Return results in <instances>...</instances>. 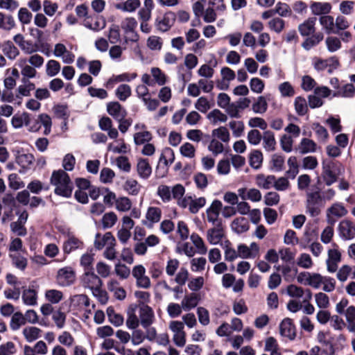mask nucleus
I'll list each match as a JSON object with an SVG mask.
<instances>
[{
    "instance_id": "dca6fc26",
    "label": "nucleus",
    "mask_w": 355,
    "mask_h": 355,
    "mask_svg": "<svg viewBox=\"0 0 355 355\" xmlns=\"http://www.w3.org/2000/svg\"><path fill=\"white\" fill-rule=\"evenodd\" d=\"M28 214L27 211H24L20 214L17 221L10 223V230L16 235L24 236L26 235L27 230L25 224L27 221Z\"/></svg>"
},
{
    "instance_id": "3c124183",
    "label": "nucleus",
    "mask_w": 355,
    "mask_h": 355,
    "mask_svg": "<svg viewBox=\"0 0 355 355\" xmlns=\"http://www.w3.org/2000/svg\"><path fill=\"white\" fill-rule=\"evenodd\" d=\"M10 257L12 265L20 270H24L27 266L28 261L26 258L18 253H10Z\"/></svg>"
},
{
    "instance_id": "a211bd4d",
    "label": "nucleus",
    "mask_w": 355,
    "mask_h": 355,
    "mask_svg": "<svg viewBox=\"0 0 355 355\" xmlns=\"http://www.w3.org/2000/svg\"><path fill=\"white\" fill-rule=\"evenodd\" d=\"M155 315L153 309L146 304L139 306V321L144 328L149 327L154 322Z\"/></svg>"
},
{
    "instance_id": "6ab92c4d",
    "label": "nucleus",
    "mask_w": 355,
    "mask_h": 355,
    "mask_svg": "<svg viewBox=\"0 0 355 355\" xmlns=\"http://www.w3.org/2000/svg\"><path fill=\"white\" fill-rule=\"evenodd\" d=\"M53 55L56 58H61L65 64H71L75 59L74 54L67 50L66 46L62 43H58L55 45Z\"/></svg>"
},
{
    "instance_id": "1a4fd4ad",
    "label": "nucleus",
    "mask_w": 355,
    "mask_h": 355,
    "mask_svg": "<svg viewBox=\"0 0 355 355\" xmlns=\"http://www.w3.org/2000/svg\"><path fill=\"white\" fill-rule=\"evenodd\" d=\"M80 282L84 288L90 289L92 292H98V288L102 286L101 279L92 270L85 271L81 276Z\"/></svg>"
},
{
    "instance_id": "393cba45",
    "label": "nucleus",
    "mask_w": 355,
    "mask_h": 355,
    "mask_svg": "<svg viewBox=\"0 0 355 355\" xmlns=\"http://www.w3.org/2000/svg\"><path fill=\"white\" fill-rule=\"evenodd\" d=\"M83 242L76 238L73 234H68L67 239L63 243V251L64 253L69 254L72 251L83 248Z\"/></svg>"
},
{
    "instance_id": "a19ab883",
    "label": "nucleus",
    "mask_w": 355,
    "mask_h": 355,
    "mask_svg": "<svg viewBox=\"0 0 355 355\" xmlns=\"http://www.w3.org/2000/svg\"><path fill=\"white\" fill-rule=\"evenodd\" d=\"M275 183L274 175H265L263 174H259L256 177L257 185L264 189H269Z\"/></svg>"
},
{
    "instance_id": "13d9d810",
    "label": "nucleus",
    "mask_w": 355,
    "mask_h": 355,
    "mask_svg": "<svg viewBox=\"0 0 355 355\" xmlns=\"http://www.w3.org/2000/svg\"><path fill=\"white\" fill-rule=\"evenodd\" d=\"M132 89L130 85L126 84L120 85L115 91L116 96L122 101H125L131 96Z\"/></svg>"
},
{
    "instance_id": "c85d7f7f",
    "label": "nucleus",
    "mask_w": 355,
    "mask_h": 355,
    "mask_svg": "<svg viewBox=\"0 0 355 355\" xmlns=\"http://www.w3.org/2000/svg\"><path fill=\"white\" fill-rule=\"evenodd\" d=\"M35 157L31 153L19 152L16 155V162L24 170H29L33 165Z\"/></svg>"
},
{
    "instance_id": "4d7b16f0",
    "label": "nucleus",
    "mask_w": 355,
    "mask_h": 355,
    "mask_svg": "<svg viewBox=\"0 0 355 355\" xmlns=\"http://www.w3.org/2000/svg\"><path fill=\"white\" fill-rule=\"evenodd\" d=\"M15 26V21L12 16L5 15L0 12V28L10 31Z\"/></svg>"
},
{
    "instance_id": "052dcab7",
    "label": "nucleus",
    "mask_w": 355,
    "mask_h": 355,
    "mask_svg": "<svg viewBox=\"0 0 355 355\" xmlns=\"http://www.w3.org/2000/svg\"><path fill=\"white\" fill-rule=\"evenodd\" d=\"M117 219L116 214L112 211L105 214L101 219L103 227L104 229L112 227L116 224Z\"/></svg>"
},
{
    "instance_id": "e433bc0d",
    "label": "nucleus",
    "mask_w": 355,
    "mask_h": 355,
    "mask_svg": "<svg viewBox=\"0 0 355 355\" xmlns=\"http://www.w3.org/2000/svg\"><path fill=\"white\" fill-rule=\"evenodd\" d=\"M262 139L263 147L266 151L272 152L275 150L277 142L275 135L270 130L265 131L263 132Z\"/></svg>"
},
{
    "instance_id": "2eb2a0df",
    "label": "nucleus",
    "mask_w": 355,
    "mask_h": 355,
    "mask_svg": "<svg viewBox=\"0 0 355 355\" xmlns=\"http://www.w3.org/2000/svg\"><path fill=\"white\" fill-rule=\"evenodd\" d=\"M286 293L291 297L300 298L303 297V303L310 301L312 298V292L309 289L304 290L302 288L295 284H290L286 287Z\"/></svg>"
},
{
    "instance_id": "f8f14e48",
    "label": "nucleus",
    "mask_w": 355,
    "mask_h": 355,
    "mask_svg": "<svg viewBox=\"0 0 355 355\" xmlns=\"http://www.w3.org/2000/svg\"><path fill=\"white\" fill-rule=\"evenodd\" d=\"M225 236V230L223 224L214 225V227L208 229L206 233V239L211 245H221Z\"/></svg>"
},
{
    "instance_id": "f257e3e1",
    "label": "nucleus",
    "mask_w": 355,
    "mask_h": 355,
    "mask_svg": "<svg viewBox=\"0 0 355 355\" xmlns=\"http://www.w3.org/2000/svg\"><path fill=\"white\" fill-rule=\"evenodd\" d=\"M51 182L55 187V193L59 196L68 198L73 191V184L69 175L62 170L53 172Z\"/></svg>"
},
{
    "instance_id": "473e14b6",
    "label": "nucleus",
    "mask_w": 355,
    "mask_h": 355,
    "mask_svg": "<svg viewBox=\"0 0 355 355\" xmlns=\"http://www.w3.org/2000/svg\"><path fill=\"white\" fill-rule=\"evenodd\" d=\"M21 83L16 90V97L18 98L29 96L31 91L35 89V84L29 80L21 79Z\"/></svg>"
},
{
    "instance_id": "864d4df0",
    "label": "nucleus",
    "mask_w": 355,
    "mask_h": 355,
    "mask_svg": "<svg viewBox=\"0 0 355 355\" xmlns=\"http://www.w3.org/2000/svg\"><path fill=\"white\" fill-rule=\"evenodd\" d=\"M294 107L296 113L300 116H304L308 112V105L306 101L302 96H297L295 98Z\"/></svg>"
},
{
    "instance_id": "603ef678",
    "label": "nucleus",
    "mask_w": 355,
    "mask_h": 355,
    "mask_svg": "<svg viewBox=\"0 0 355 355\" xmlns=\"http://www.w3.org/2000/svg\"><path fill=\"white\" fill-rule=\"evenodd\" d=\"M22 333L26 340L31 343L40 337L41 329L36 327H27L23 329Z\"/></svg>"
},
{
    "instance_id": "58836bf2",
    "label": "nucleus",
    "mask_w": 355,
    "mask_h": 355,
    "mask_svg": "<svg viewBox=\"0 0 355 355\" xmlns=\"http://www.w3.org/2000/svg\"><path fill=\"white\" fill-rule=\"evenodd\" d=\"M21 298L24 304L27 306H35L37 304V293L33 288H24Z\"/></svg>"
},
{
    "instance_id": "a18cd8bd",
    "label": "nucleus",
    "mask_w": 355,
    "mask_h": 355,
    "mask_svg": "<svg viewBox=\"0 0 355 355\" xmlns=\"http://www.w3.org/2000/svg\"><path fill=\"white\" fill-rule=\"evenodd\" d=\"M207 119L213 125L218 123H225L227 121V116L218 109H214L207 115Z\"/></svg>"
},
{
    "instance_id": "b1692460",
    "label": "nucleus",
    "mask_w": 355,
    "mask_h": 355,
    "mask_svg": "<svg viewBox=\"0 0 355 355\" xmlns=\"http://www.w3.org/2000/svg\"><path fill=\"white\" fill-rule=\"evenodd\" d=\"M238 195L243 200H249L252 202H259L262 196L260 191L254 188H240L238 189Z\"/></svg>"
},
{
    "instance_id": "e2e57ef3",
    "label": "nucleus",
    "mask_w": 355,
    "mask_h": 355,
    "mask_svg": "<svg viewBox=\"0 0 355 355\" xmlns=\"http://www.w3.org/2000/svg\"><path fill=\"white\" fill-rule=\"evenodd\" d=\"M229 127L232 132L234 137H240L244 132L245 125L241 121H231L229 123Z\"/></svg>"
},
{
    "instance_id": "f3484780",
    "label": "nucleus",
    "mask_w": 355,
    "mask_h": 355,
    "mask_svg": "<svg viewBox=\"0 0 355 355\" xmlns=\"http://www.w3.org/2000/svg\"><path fill=\"white\" fill-rule=\"evenodd\" d=\"M340 237L345 240H351L355 237V223L349 220H343L338 225Z\"/></svg>"
},
{
    "instance_id": "bb28decb",
    "label": "nucleus",
    "mask_w": 355,
    "mask_h": 355,
    "mask_svg": "<svg viewBox=\"0 0 355 355\" xmlns=\"http://www.w3.org/2000/svg\"><path fill=\"white\" fill-rule=\"evenodd\" d=\"M230 228L234 232L240 234L248 231L250 224L246 218L239 216L232 221Z\"/></svg>"
},
{
    "instance_id": "338daca9",
    "label": "nucleus",
    "mask_w": 355,
    "mask_h": 355,
    "mask_svg": "<svg viewBox=\"0 0 355 355\" xmlns=\"http://www.w3.org/2000/svg\"><path fill=\"white\" fill-rule=\"evenodd\" d=\"M116 209L121 212H126L131 209L132 202L128 197H120L116 200Z\"/></svg>"
},
{
    "instance_id": "9b49d317",
    "label": "nucleus",
    "mask_w": 355,
    "mask_h": 355,
    "mask_svg": "<svg viewBox=\"0 0 355 355\" xmlns=\"http://www.w3.org/2000/svg\"><path fill=\"white\" fill-rule=\"evenodd\" d=\"M332 248L328 250V258L326 261L327 271L334 273L337 271L338 263L341 261V253L339 251L338 246L333 243Z\"/></svg>"
},
{
    "instance_id": "7ed1b4c3",
    "label": "nucleus",
    "mask_w": 355,
    "mask_h": 355,
    "mask_svg": "<svg viewBox=\"0 0 355 355\" xmlns=\"http://www.w3.org/2000/svg\"><path fill=\"white\" fill-rule=\"evenodd\" d=\"M343 171V167L341 164L336 163H329L322 167V178L325 184L328 187L336 182L338 177Z\"/></svg>"
},
{
    "instance_id": "412c9836",
    "label": "nucleus",
    "mask_w": 355,
    "mask_h": 355,
    "mask_svg": "<svg viewBox=\"0 0 355 355\" xmlns=\"http://www.w3.org/2000/svg\"><path fill=\"white\" fill-rule=\"evenodd\" d=\"M116 243V239L112 234L110 232L105 233L104 234H96L94 242V245L96 249L100 250L104 247L111 245Z\"/></svg>"
},
{
    "instance_id": "f704fd0d",
    "label": "nucleus",
    "mask_w": 355,
    "mask_h": 355,
    "mask_svg": "<svg viewBox=\"0 0 355 355\" xmlns=\"http://www.w3.org/2000/svg\"><path fill=\"white\" fill-rule=\"evenodd\" d=\"M310 9L315 15H327L331 12V5L328 2H313Z\"/></svg>"
},
{
    "instance_id": "c756f323",
    "label": "nucleus",
    "mask_w": 355,
    "mask_h": 355,
    "mask_svg": "<svg viewBox=\"0 0 355 355\" xmlns=\"http://www.w3.org/2000/svg\"><path fill=\"white\" fill-rule=\"evenodd\" d=\"M355 96V87L352 83H345L333 92V97L352 98Z\"/></svg>"
},
{
    "instance_id": "aec40b11",
    "label": "nucleus",
    "mask_w": 355,
    "mask_h": 355,
    "mask_svg": "<svg viewBox=\"0 0 355 355\" xmlns=\"http://www.w3.org/2000/svg\"><path fill=\"white\" fill-rule=\"evenodd\" d=\"M142 84L138 85L135 88L137 96L143 100L150 96L148 86H153V80L148 73H144L141 76Z\"/></svg>"
},
{
    "instance_id": "a878e982",
    "label": "nucleus",
    "mask_w": 355,
    "mask_h": 355,
    "mask_svg": "<svg viewBox=\"0 0 355 355\" xmlns=\"http://www.w3.org/2000/svg\"><path fill=\"white\" fill-rule=\"evenodd\" d=\"M1 48L3 55L10 60H16L20 54L19 49L10 40L3 42Z\"/></svg>"
},
{
    "instance_id": "7c9ffc66",
    "label": "nucleus",
    "mask_w": 355,
    "mask_h": 355,
    "mask_svg": "<svg viewBox=\"0 0 355 355\" xmlns=\"http://www.w3.org/2000/svg\"><path fill=\"white\" fill-rule=\"evenodd\" d=\"M107 112L117 121L124 119L126 112L118 102H111L107 105Z\"/></svg>"
},
{
    "instance_id": "4be33fe9",
    "label": "nucleus",
    "mask_w": 355,
    "mask_h": 355,
    "mask_svg": "<svg viewBox=\"0 0 355 355\" xmlns=\"http://www.w3.org/2000/svg\"><path fill=\"white\" fill-rule=\"evenodd\" d=\"M83 25L92 31H98L103 29L106 26L105 20L99 16H89L85 18Z\"/></svg>"
},
{
    "instance_id": "2f4dec72",
    "label": "nucleus",
    "mask_w": 355,
    "mask_h": 355,
    "mask_svg": "<svg viewBox=\"0 0 355 355\" xmlns=\"http://www.w3.org/2000/svg\"><path fill=\"white\" fill-rule=\"evenodd\" d=\"M147 222L145 223L146 225L151 226L152 225L158 223L162 217V210L157 207H149L145 215Z\"/></svg>"
},
{
    "instance_id": "9d476101",
    "label": "nucleus",
    "mask_w": 355,
    "mask_h": 355,
    "mask_svg": "<svg viewBox=\"0 0 355 355\" xmlns=\"http://www.w3.org/2000/svg\"><path fill=\"white\" fill-rule=\"evenodd\" d=\"M348 213L347 208L341 202H334L326 210V218L329 223L334 224L336 218L345 216Z\"/></svg>"
},
{
    "instance_id": "8fccbe9b",
    "label": "nucleus",
    "mask_w": 355,
    "mask_h": 355,
    "mask_svg": "<svg viewBox=\"0 0 355 355\" xmlns=\"http://www.w3.org/2000/svg\"><path fill=\"white\" fill-rule=\"evenodd\" d=\"M141 5L139 0H126L123 3L116 6L117 9L123 12H132L135 11Z\"/></svg>"
},
{
    "instance_id": "4c0bfd02",
    "label": "nucleus",
    "mask_w": 355,
    "mask_h": 355,
    "mask_svg": "<svg viewBox=\"0 0 355 355\" xmlns=\"http://www.w3.org/2000/svg\"><path fill=\"white\" fill-rule=\"evenodd\" d=\"M150 76L153 78H151L153 80V85L154 83H156L159 86H164L167 83V76L158 67H152L150 69Z\"/></svg>"
},
{
    "instance_id": "ea45409f",
    "label": "nucleus",
    "mask_w": 355,
    "mask_h": 355,
    "mask_svg": "<svg viewBox=\"0 0 355 355\" xmlns=\"http://www.w3.org/2000/svg\"><path fill=\"white\" fill-rule=\"evenodd\" d=\"M299 152L301 154L315 153L317 150L316 143L308 138H303L298 146Z\"/></svg>"
},
{
    "instance_id": "72a5a7b5",
    "label": "nucleus",
    "mask_w": 355,
    "mask_h": 355,
    "mask_svg": "<svg viewBox=\"0 0 355 355\" xmlns=\"http://www.w3.org/2000/svg\"><path fill=\"white\" fill-rule=\"evenodd\" d=\"M137 171L141 178L148 179L152 173V168L148 161L143 158L139 159L137 164Z\"/></svg>"
},
{
    "instance_id": "79ce46f5",
    "label": "nucleus",
    "mask_w": 355,
    "mask_h": 355,
    "mask_svg": "<svg viewBox=\"0 0 355 355\" xmlns=\"http://www.w3.org/2000/svg\"><path fill=\"white\" fill-rule=\"evenodd\" d=\"M224 250V257L227 261H233L239 257L238 250L232 247V244L229 240H226L221 243Z\"/></svg>"
},
{
    "instance_id": "09e8293b",
    "label": "nucleus",
    "mask_w": 355,
    "mask_h": 355,
    "mask_svg": "<svg viewBox=\"0 0 355 355\" xmlns=\"http://www.w3.org/2000/svg\"><path fill=\"white\" fill-rule=\"evenodd\" d=\"M325 45L329 53H334L342 47L341 40L336 36H328L325 39Z\"/></svg>"
},
{
    "instance_id": "c9c22d12",
    "label": "nucleus",
    "mask_w": 355,
    "mask_h": 355,
    "mask_svg": "<svg viewBox=\"0 0 355 355\" xmlns=\"http://www.w3.org/2000/svg\"><path fill=\"white\" fill-rule=\"evenodd\" d=\"M316 19L314 17L309 18L303 23L299 25L298 31L302 36H310L315 33V25Z\"/></svg>"
},
{
    "instance_id": "0eeeda50",
    "label": "nucleus",
    "mask_w": 355,
    "mask_h": 355,
    "mask_svg": "<svg viewBox=\"0 0 355 355\" xmlns=\"http://www.w3.org/2000/svg\"><path fill=\"white\" fill-rule=\"evenodd\" d=\"M169 329L173 332V340L178 347H183L186 343V333L184 331V323L173 320L168 324Z\"/></svg>"
},
{
    "instance_id": "de8ad7c7",
    "label": "nucleus",
    "mask_w": 355,
    "mask_h": 355,
    "mask_svg": "<svg viewBox=\"0 0 355 355\" xmlns=\"http://www.w3.org/2000/svg\"><path fill=\"white\" fill-rule=\"evenodd\" d=\"M109 322L115 327H120L123 324V317L115 312L112 306L107 307L106 310Z\"/></svg>"
},
{
    "instance_id": "423d86ee",
    "label": "nucleus",
    "mask_w": 355,
    "mask_h": 355,
    "mask_svg": "<svg viewBox=\"0 0 355 355\" xmlns=\"http://www.w3.org/2000/svg\"><path fill=\"white\" fill-rule=\"evenodd\" d=\"M322 202L323 200L318 191L307 193L306 202V213L312 217L318 216L320 213Z\"/></svg>"
},
{
    "instance_id": "6e6d98bb",
    "label": "nucleus",
    "mask_w": 355,
    "mask_h": 355,
    "mask_svg": "<svg viewBox=\"0 0 355 355\" xmlns=\"http://www.w3.org/2000/svg\"><path fill=\"white\" fill-rule=\"evenodd\" d=\"M44 296L46 300L51 304H58L62 300L63 293L56 289H49L46 291Z\"/></svg>"
},
{
    "instance_id": "ddd939ff",
    "label": "nucleus",
    "mask_w": 355,
    "mask_h": 355,
    "mask_svg": "<svg viewBox=\"0 0 355 355\" xmlns=\"http://www.w3.org/2000/svg\"><path fill=\"white\" fill-rule=\"evenodd\" d=\"M132 275L136 279V285L142 288H148L150 287L151 282L150 278L146 275V268L143 265L139 264L133 267Z\"/></svg>"
},
{
    "instance_id": "6e6552de",
    "label": "nucleus",
    "mask_w": 355,
    "mask_h": 355,
    "mask_svg": "<svg viewBox=\"0 0 355 355\" xmlns=\"http://www.w3.org/2000/svg\"><path fill=\"white\" fill-rule=\"evenodd\" d=\"M75 280L76 272L71 267L66 266L58 270L56 282L60 286H69L75 282Z\"/></svg>"
},
{
    "instance_id": "5701e85b",
    "label": "nucleus",
    "mask_w": 355,
    "mask_h": 355,
    "mask_svg": "<svg viewBox=\"0 0 355 355\" xmlns=\"http://www.w3.org/2000/svg\"><path fill=\"white\" fill-rule=\"evenodd\" d=\"M175 20V14L172 12H168L157 19L156 26L159 31L165 32L173 25Z\"/></svg>"
},
{
    "instance_id": "bf43d9fd",
    "label": "nucleus",
    "mask_w": 355,
    "mask_h": 355,
    "mask_svg": "<svg viewBox=\"0 0 355 355\" xmlns=\"http://www.w3.org/2000/svg\"><path fill=\"white\" fill-rule=\"evenodd\" d=\"M315 302L320 309H326L330 305L329 297L324 293L319 292L314 295Z\"/></svg>"
},
{
    "instance_id": "39448f33",
    "label": "nucleus",
    "mask_w": 355,
    "mask_h": 355,
    "mask_svg": "<svg viewBox=\"0 0 355 355\" xmlns=\"http://www.w3.org/2000/svg\"><path fill=\"white\" fill-rule=\"evenodd\" d=\"M11 124L15 129L21 128L24 125L27 126L28 127V130L33 132H37L40 128L37 122L31 125V116L25 112L15 114L11 119Z\"/></svg>"
},
{
    "instance_id": "0e129e2a",
    "label": "nucleus",
    "mask_w": 355,
    "mask_h": 355,
    "mask_svg": "<svg viewBox=\"0 0 355 355\" xmlns=\"http://www.w3.org/2000/svg\"><path fill=\"white\" fill-rule=\"evenodd\" d=\"M61 66L55 60H50L46 64V73L49 77L56 76L60 71Z\"/></svg>"
},
{
    "instance_id": "c03bdc74",
    "label": "nucleus",
    "mask_w": 355,
    "mask_h": 355,
    "mask_svg": "<svg viewBox=\"0 0 355 355\" xmlns=\"http://www.w3.org/2000/svg\"><path fill=\"white\" fill-rule=\"evenodd\" d=\"M288 169L286 171L288 178L293 180L299 173V164L295 156H291L287 160Z\"/></svg>"
},
{
    "instance_id": "49530a36",
    "label": "nucleus",
    "mask_w": 355,
    "mask_h": 355,
    "mask_svg": "<svg viewBox=\"0 0 355 355\" xmlns=\"http://www.w3.org/2000/svg\"><path fill=\"white\" fill-rule=\"evenodd\" d=\"M124 190L130 195L137 196L141 189V185L137 180L133 178H128L123 184Z\"/></svg>"
},
{
    "instance_id": "774afa93",
    "label": "nucleus",
    "mask_w": 355,
    "mask_h": 355,
    "mask_svg": "<svg viewBox=\"0 0 355 355\" xmlns=\"http://www.w3.org/2000/svg\"><path fill=\"white\" fill-rule=\"evenodd\" d=\"M180 154L187 158L193 159L196 156V148L189 142H185L180 147Z\"/></svg>"
},
{
    "instance_id": "680f3d73",
    "label": "nucleus",
    "mask_w": 355,
    "mask_h": 355,
    "mask_svg": "<svg viewBox=\"0 0 355 355\" xmlns=\"http://www.w3.org/2000/svg\"><path fill=\"white\" fill-rule=\"evenodd\" d=\"M26 324L24 315L21 312H16L13 313L10 320V328L13 331L18 330L21 326Z\"/></svg>"
},
{
    "instance_id": "cd10ccee",
    "label": "nucleus",
    "mask_w": 355,
    "mask_h": 355,
    "mask_svg": "<svg viewBox=\"0 0 355 355\" xmlns=\"http://www.w3.org/2000/svg\"><path fill=\"white\" fill-rule=\"evenodd\" d=\"M280 334L282 336L293 340L295 336V328L290 318L284 319L279 326Z\"/></svg>"
},
{
    "instance_id": "37998d69",
    "label": "nucleus",
    "mask_w": 355,
    "mask_h": 355,
    "mask_svg": "<svg viewBox=\"0 0 355 355\" xmlns=\"http://www.w3.org/2000/svg\"><path fill=\"white\" fill-rule=\"evenodd\" d=\"M198 303V295L191 293L189 295H186L181 302V305L184 311H189L195 308Z\"/></svg>"
},
{
    "instance_id": "4468645a",
    "label": "nucleus",
    "mask_w": 355,
    "mask_h": 355,
    "mask_svg": "<svg viewBox=\"0 0 355 355\" xmlns=\"http://www.w3.org/2000/svg\"><path fill=\"white\" fill-rule=\"evenodd\" d=\"M15 65L20 69L21 79L29 80L36 78L37 75V69L29 64L24 57L19 58Z\"/></svg>"
},
{
    "instance_id": "20e7f679",
    "label": "nucleus",
    "mask_w": 355,
    "mask_h": 355,
    "mask_svg": "<svg viewBox=\"0 0 355 355\" xmlns=\"http://www.w3.org/2000/svg\"><path fill=\"white\" fill-rule=\"evenodd\" d=\"M137 25V21L132 17H125L121 21L120 27L124 33L126 42H137L139 40V35L136 31Z\"/></svg>"
},
{
    "instance_id": "69168bd1",
    "label": "nucleus",
    "mask_w": 355,
    "mask_h": 355,
    "mask_svg": "<svg viewBox=\"0 0 355 355\" xmlns=\"http://www.w3.org/2000/svg\"><path fill=\"white\" fill-rule=\"evenodd\" d=\"M320 23L327 33H336L334 29L335 21L332 16L322 15L320 17Z\"/></svg>"
},
{
    "instance_id": "5fc2aeb1",
    "label": "nucleus",
    "mask_w": 355,
    "mask_h": 355,
    "mask_svg": "<svg viewBox=\"0 0 355 355\" xmlns=\"http://www.w3.org/2000/svg\"><path fill=\"white\" fill-rule=\"evenodd\" d=\"M211 135L222 142L228 143L230 141V134L225 126H220L212 130Z\"/></svg>"
},
{
    "instance_id": "f03ea898",
    "label": "nucleus",
    "mask_w": 355,
    "mask_h": 355,
    "mask_svg": "<svg viewBox=\"0 0 355 355\" xmlns=\"http://www.w3.org/2000/svg\"><path fill=\"white\" fill-rule=\"evenodd\" d=\"M207 200L205 197H198L186 195L184 199L178 202V206L182 209H188L191 214H197L200 209L205 207Z\"/></svg>"
}]
</instances>
